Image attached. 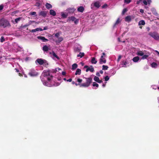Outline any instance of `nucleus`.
Masks as SVG:
<instances>
[{
    "instance_id": "nucleus-1",
    "label": "nucleus",
    "mask_w": 159,
    "mask_h": 159,
    "mask_svg": "<svg viewBox=\"0 0 159 159\" xmlns=\"http://www.w3.org/2000/svg\"><path fill=\"white\" fill-rule=\"evenodd\" d=\"M57 71V70L56 69L47 71H44L43 73V75L44 77H48L47 78L48 80V81H50L53 77V76L51 74V73H56Z\"/></svg>"
},
{
    "instance_id": "nucleus-2",
    "label": "nucleus",
    "mask_w": 159,
    "mask_h": 159,
    "mask_svg": "<svg viewBox=\"0 0 159 159\" xmlns=\"http://www.w3.org/2000/svg\"><path fill=\"white\" fill-rule=\"evenodd\" d=\"M0 25L3 27H6L10 26L9 22L4 18L0 19Z\"/></svg>"
},
{
    "instance_id": "nucleus-3",
    "label": "nucleus",
    "mask_w": 159,
    "mask_h": 159,
    "mask_svg": "<svg viewBox=\"0 0 159 159\" xmlns=\"http://www.w3.org/2000/svg\"><path fill=\"white\" fill-rule=\"evenodd\" d=\"M148 34L155 40H159V34L157 32H151Z\"/></svg>"
},
{
    "instance_id": "nucleus-4",
    "label": "nucleus",
    "mask_w": 159,
    "mask_h": 159,
    "mask_svg": "<svg viewBox=\"0 0 159 159\" xmlns=\"http://www.w3.org/2000/svg\"><path fill=\"white\" fill-rule=\"evenodd\" d=\"M102 55L101 57L99 59V63L100 64L105 63L106 62V60L104 57H105V53L104 52H103L102 53Z\"/></svg>"
},
{
    "instance_id": "nucleus-5",
    "label": "nucleus",
    "mask_w": 159,
    "mask_h": 159,
    "mask_svg": "<svg viewBox=\"0 0 159 159\" xmlns=\"http://www.w3.org/2000/svg\"><path fill=\"white\" fill-rule=\"evenodd\" d=\"M28 74L31 76H34L38 75V73L34 69H31Z\"/></svg>"
},
{
    "instance_id": "nucleus-6",
    "label": "nucleus",
    "mask_w": 159,
    "mask_h": 159,
    "mask_svg": "<svg viewBox=\"0 0 159 159\" xmlns=\"http://www.w3.org/2000/svg\"><path fill=\"white\" fill-rule=\"evenodd\" d=\"M86 82L85 83H84L80 84V87H87L89 85V78H86Z\"/></svg>"
},
{
    "instance_id": "nucleus-7",
    "label": "nucleus",
    "mask_w": 159,
    "mask_h": 159,
    "mask_svg": "<svg viewBox=\"0 0 159 159\" xmlns=\"http://www.w3.org/2000/svg\"><path fill=\"white\" fill-rule=\"evenodd\" d=\"M36 61L40 65H42L45 61H46L45 60H43L42 59H38L36 60Z\"/></svg>"
},
{
    "instance_id": "nucleus-8",
    "label": "nucleus",
    "mask_w": 159,
    "mask_h": 159,
    "mask_svg": "<svg viewBox=\"0 0 159 159\" xmlns=\"http://www.w3.org/2000/svg\"><path fill=\"white\" fill-rule=\"evenodd\" d=\"M133 19V18H132V16H128L125 17V21L129 22L131 21L132 19Z\"/></svg>"
},
{
    "instance_id": "nucleus-9",
    "label": "nucleus",
    "mask_w": 159,
    "mask_h": 159,
    "mask_svg": "<svg viewBox=\"0 0 159 159\" xmlns=\"http://www.w3.org/2000/svg\"><path fill=\"white\" fill-rule=\"evenodd\" d=\"M93 80L99 83H101L102 82V80H100L99 77L96 76H94Z\"/></svg>"
},
{
    "instance_id": "nucleus-10",
    "label": "nucleus",
    "mask_w": 159,
    "mask_h": 159,
    "mask_svg": "<svg viewBox=\"0 0 159 159\" xmlns=\"http://www.w3.org/2000/svg\"><path fill=\"white\" fill-rule=\"evenodd\" d=\"M84 10V9L83 6L79 7L77 8V11L79 12H83Z\"/></svg>"
},
{
    "instance_id": "nucleus-11",
    "label": "nucleus",
    "mask_w": 159,
    "mask_h": 159,
    "mask_svg": "<svg viewBox=\"0 0 159 159\" xmlns=\"http://www.w3.org/2000/svg\"><path fill=\"white\" fill-rule=\"evenodd\" d=\"M151 2V0H143V2L145 5H147L148 4L150 5Z\"/></svg>"
},
{
    "instance_id": "nucleus-12",
    "label": "nucleus",
    "mask_w": 159,
    "mask_h": 159,
    "mask_svg": "<svg viewBox=\"0 0 159 159\" xmlns=\"http://www.w3.org/2000/svg\"><path fill=\"white\" fill-rule=\"evenodd\" d=\"M47 14V12L45 11H41L39 14V16H42L43 17H45Z\"/></svg>"
},
{
    "instance_id": "nucleus-13",
    "label": "nucleus",
    "mask_w": 159,
    "mask_h": 159,
    "mask_svg": "<svg viewBox=\"0 0 159 159\" xmlns=\"http://www.w3.org/2000/svg\"><path fill=\"white\" fill-rule=\"evenodd\" d=\"M139 59V58L138 56H136L134 57L133 59V61L134 62H138Z\"/></svg>"
},
{
    "instance_id": "nucleus-14",
    "label": "nucleus",
    "mask_w": 159,
    "mask_h": 159,
    "mask_svg": "<svg viewBox=\"0 0 159 159\" xmlns=\"http://www.w3.org/2000/svg\"><path fill=\"white\" fill-rule=\"evenodd\" d=\"M97 62V61L96 60V59L94 57H92L91 60V62L92 64H95Z\"/></svg>"
},
{
    "instance_id": "nucleus-15",
    "label": "nucleus",
    "mask_w": 159,
    "mask_h": 159,
    "mask_svg": "<svg viewBox=\"0 0 159 159\" xmlns=\"http://www.w3.org/2000/svg\"><path fill=\"white\" fill-rule=\"evenodd\" d=\"M38 38L42 40L44 42H46L48 41V40L46 39L44 37L40 36Z\"/></svg>"
},
{
    "instance_id": "nucleus-16",
    "label": "nucleus",
    "mask_w": 159,
    "mask_h": 159,
    "mask_svg": "<svg viewBox=\"0 0 159 159\" xmlns=\"http://www.w3.org/2000/svg\"><path fill=\"white\" fill-rule=\"evenodd\" d=\"M50 14L51 15L54 16L56 15L55 11L53 10H51L50 11Z\"/></svg>"
},
{
    "instance_id": "nucleus-17",
    "label": "nucleus",
    "mask_w": 159,
    "mask_h": 159,
    "mask_svg": "<svg viewBox=\"0 0 159 159\" xmlns=\"http://www.w3.org/2000/svg\"><path fill=\"white\" fill-rule=\"evenodd\" d=\"M81 73V70L80 69H77L75 72V75H80Z\"/></svg>"
},
{
    "instance_id": "nucleus-18",
    "label": "nucleus",
    "mask_w": 159,
    "mask_h": 159,
    "mask_svg": "<svg viewBox=\"0 0 159 159\" xmlns=\"http://www.w3.org/2000/svg\"><path fill=\"white\" fill-rule=\"evenodd\" d=\"M63 40V38L62 37L58 38V39L56 41V42L57 44L58 43H60Z\"/></svg>"
},
{
    "instance_id": "nucleus-19",
    "label": "nucleus",
    "mask_w": 159,
    "mask_h": 159,
    "mask_svg": "<svg viewBox=\"0 0 159 159\" xmlns=\"http://www.w3.org/2000/svg\"><path fill=\"white\" fill-rule=\"evenodd\" d=\"M94 5L97 8H98L100 6L99 2H98L94 3Z\"/></svg>"
},
{
    "instance_id": "nucleus-20",
    "label": "nucleus",
    "mask_w": 159,
    "mask_h": 159,
    "mask_svg": "<svg viewBox=\"0 0 159 159\" xmlns=\"http://www.w3.org/2000/svg\"><path fill=\"white\" fill-rule=\"evenodd\" d=\"M45 6L46 8L48 9H49L52 7V5L48 3H47L46 4Z\"/></svg>"
},
{
    "instance_id": "nucleus-21",
    "label": "nucleus",
    "mask_w": 159,
    "mask_h": 159,
    "mask_svg": "<svg viewBox=\"0 0 159 159\" xmlns=\"http://www.w3.org/2000/svg\"><path fill=\"white\" fill-rule=\"evenodd\" d=\"M49 48L47 45H44L43 48V50L45 52H47Z\"/></svg>"
},
{
    "instance_id": "nucleus-22",
    "label": "nucleus",
    "mask_w": 159,
    "mask_h": 159,
    "mask_svg": "<svg viewBox=\"0 0 159 159\" xmlns=\"http://www.w3.org/2000/svg\"><path fill=\"white\" fill-rule=\"evenodd\" d=\"M78 67V65L76 63L73 64L72 66V70H75Z\"/></svg>"
},
{
    "instance_id": "nucleus-23",
    "label": "nucleus",
    "mask_w": 159,
    "mask_h": 159,
    "mask_svg": "<svg viewBox=\"0 0 159 159\" xmlns=\"http://www.w3.org/2000/svg\"><path fill=\"white\" fill-rule=\"evenodd\" d=\"M76 19V18L74 16H71L68 18V20L69 21H74Z\"/></svg>"
},
{
    "instance_id": "nucleus-24",
    "label": "nucleus",
    "mask_w": 159,
    "mask_h": 159,
    "mask_svg": "<svg viewBox=\"0 0 159 159\" xmlns=\"http://www.w3.org/2000/svg\"><path fill=\"white\" fill-rule=\"evenodd\" d=\"M84 52H80L79 54L77 55L78 57H80V58L84 56Z\"/></svg>"
},
{
    "instance_id": "nucleus-25",
    "label": "nucleus",
    "mask_w": 159,
    "mask_h": 159,
    "mask_svg": "<svg viewBox=\"0 0 159 159\" xmlns=\"http://www.w3.org/2000/svg\"><path fill=\"white\" fill-rule=\"evenodd\" d=\"M52 54L53 57L56 58L58 60L60 59V58L56 54L54 51L52 52Z\"/></svg>"
},
{
    "instance_id": "nucleus-26",
    "label": "nucleus",
    "mask_w": 159,
    "mask_h": 159,
    "mask_svg": "<svg viewBox=\"0 0 159 159\" xmlns=\"http://www.w3.org/2000/svg\"><path fill=\"white\" fill-rule=\"evenodd\" d=\"M145 24V21L143 20H141L139 21V25H144Z\"/></svg>"
},
{
    "instance_id": "nucleus-27",
    "label": "nucleus",
    "mask_w": 159,
    "mask_h": 159,
    "mask_svg": "<svg viewBox=\"0 0 159 159\" xmlns=\"http://www.w3.org/2000/svg\"><path fill=\"white\" fill-rule=\"evenodd\" d=\"M120 21L121 20H120V19L119 18H118L115 23V24L114 26H115L116 25H117L119 24L120 23Z\"/></svg>"
},
{
    "instance_id": "nucleus-28",
    "label": "nucleus",
    "mask_w": 159,
    "mask_h": 159,
    "mask_svg": "<svg viewBox=\"0 0 159 159\" xmlns=\"http://www.w3.org/2000/svg\"><path fill=\"white\" fill-rule=\"evenodd\" d=\"M102 70H107L108 68V66L105 65H103L102 66Z\"/></svg>"
},
{
    "instance_id": "nucleus-29",
    "label": "nucleus",
    "mask_w": 159,
    "mask_h": 159,
    "mask_svg": "<svg viewBox=\"0 0 159 159\" xmlns=\"http://www.w3.org/2000/svg\"><path fill=\"white\" fill-rule=\"evenodd\" d=\"M122 64L123 65V66L124 67H126V65L127 64V62L126 61H123Z\"/></svg>"
},
{
    "instance_id": "nucleus-30",
    "label": "nucleus",
    "mask_w": 159,
    "mask_h": 159,
    "mask_svg": "<svg viewBox=\"0 0 159 159\" xmlns=\"http://www.w3.org/2000/svg\"><path fill=\"white\" fill-rule=\"evenodd\" d=\"M84 69L86 68L85 71L86 72H88L89 71V67L88 66H85L84 67Z\"/></svg>"
},
{
    "instance_id": "nucleus-31",
    "label": "nucleus",
    "mask_w": 159,
    "mask_h": 159,
    "mask_svg": "<svg viewBox=\"0 0 159 159\" xmlns=\"http://www.w3.org/2000/svg\"><path fill=\"white\" fill-rule=\"evenodd\" d=\"M137 54L140 56H143L144 53L142 51H139L138 52Z\"/></svg>"
},
{
    "instance_id": "nucleus-32",
    "label": "nucleus",
    "mask_w": 159,
    "mask_h": 159,
    "mask_svg": "<svg viewBox=\"0 0 159 159\" xmlns=\"http://www.w3.org/2000/svg\"><path fill=\"white\" fill-rule=\"evenodd\" d=\"M21 19V18L18 17L15 20V21L16 23H17Z\"/></svg>"
},
{
    "instance_id": "nucleus-33",
    "label": "nucleus",
    "mask_w": 159,
    "mask_h": 159,
    "mask_svg": "<svg viewBox=\"0 0 159 159\" xmlns=\"http://www.w3.org/2000/svg\"><path fill=\"white\" fill-rule=\"evenodd\" d=\"M75 9L74 8H69L68 9V11H70V12H73L75 11Z\"/></svg>"
},
{
    "instance_id": "nucleus-34",
    "label": "nucleus",
    "mask_w": 159,
    "mask_h": 159,
    "mask_svg": "<svg viewBox=\"0 0 159 159\" xmlns=\"http://www.w3.org/2000/svg\"><path fill=\"white\" fill-rule=\"evenodd\" d=\"M93 86H96V87H98V84L96 82H94L93 84Z\"/></svg>"
},
{
    "instance_id": "nucleus-35",
    "label": "nucleus",
    "mask_w": 159,
    "mask_h": 159,
    "mask_svg": "<svg viewBox=\"0 0 159 159\" xmlns=\"http://www.w3.org/2000/svg\"><path fill=\"white\" fill-rule=\"evenodd\" d=\"M143 56L142 57V59H147L148 57V55H143Z\"/></svg>"
},
{
    "instance_id": "nucleus-36",
    "label": "nucleus",
    "mask_w": 159,
    "mask_h": 159,
    "mask_svg": "<svg viewBox=\"0 0 159 159\" xmlns=\"http://www.w3.org/2000/svg\"><path fill=\"white\" fill-rule=\"evenodd\" d=\"M5 41V39L3 36H2L0 39V41L2 43Z\"/></svg>"
},
{
    "instance_id": "nucleus-37",
    "label": "nucleus",
    "mask_w": 159,
    "mask_h": 159,
    "mask_svg": "<svg viewBox=\"0 0 159 159\" xmlns=\"http://www.w3.org/2000/svg\"><path fill=\"white\" fill-rule=\"evenodd\" d=\"M61 16L63 18H66L67 16V15L64 13H61Z\"/></svg>"
},
{
    "instance_id": "nucleus-38",
    "label": "nucleus",
    "mask_w": 159,
    "mask_h": 159,
    "mask_svg": "<svg viewBox=\"0 0 159 159\" xmlns=\"http://www.w3.org/2000/svg\"><path fill=\"white\" fill-rule=\"evenodd\" d=\"M127 11V9L126 8H124L123 9L122 11V14L124 15L125 13Z\"/></svg>"
},
{
    "instance_id": "nucleus-39",
    "label": "nucleus",
    "mask_w": 159,
    "mask_h": 159,
    "mask_svg": "<svg viewBox=\"0 0 159 159\" xmlns=\"http://www.w3.org/2000/svg\"><path fill=\"white\" fill-rule=\"evenodd\" d=\"M94 68L92 66H90V71L93 72L94 71Z\"/></svg>"
},
{
    "instance_id": "nucleus-40",
    "label": "nucleus",
    "mask_w": 159,
    "mask_h": 159,
    "mask_svg": "<svg viewBox=\"0 0 159 159\" xmlns=\"http://www.w3.org/2000/svg\"><path fill=\"white\" fill-rule=\"evenodd\" d=\"M104 78H105V81H108L109 80V76H108L107 75V76H106Z\"/></svg>"
},
{
    "instance_id": "nucleus-41",
    "label": "nucleus",
    "mask_w": 159,
    "mask_h": 159,
    "mask_svg": "<svg viewBox=\"0 0 159 159\" xmlns=\"http://www.w3.org/2000/svg\"><path fill=\"white\" fill-rule=\"evenodd\" d=\"M36 12H30V15L33 16V15H35L36 14Z\"/></svg>"
},
{
    "instance_id": "nucleus-42",
    "label": "nucleus",
    "mask_w": 159,
    "mask_h": 159,
    "mask_svg": "<svg viewBox=\"0 0 159 159\" xmlns=\"http://www.w3.org/2000/svg\"><path fill=\"white\" fill-rule=\"evenodd\" d=\"M131 1V0H124L125 2L127 4H128L130 3Z\"/></svg>"
},
{
    "instance_id": "nucleus-43",
    "label": "nucleus",
    "mask_w": 159,
    "mask_h": 159,
    "mask_svg": "<svg viewBox=\"0 0 159 159\" xmlns=\"http://www.w3.org/2000/svg\"><path fill=\"white\" fill-rule=\"evenodd\" d=\"M152 67H155V66H157V65L156 63L153 62L152 63Z\"/></svg>"
},
{
    "instance_id": "nucleus-44",
    "label": "nucleus",
    "mask_w": 159,
    "mask_h": 159,
    "mask_svg": "<svg viewBox=\"0 0 159 159\" xmlns=\"http://www.w3.org/2000/svg\"><path fill=\"white\" fill-rule=\"evenodd\" d=\"M41 5V4L39 2H37L35 4V6H37L38 7H39Z\"/></svg>"
},
{
    "instance_id": "nucleus-45",
    "label": "nucleus",
    "mask_w": 159,
    "mask_h": 159,
    "mask_svg": "<svg viewBox=\"0 0 159 159\" xmlns=\"http://www.w3.org/2000/svg\"><path fill=\"white\" fill-rule=\"evenodd\" d=\"M3 8V6L2 5H0V11L2 10Z\"/></svg>"
},
{
    "instance_id": "nucleus-46",
    "label": "nucleus",
    "mask_w": 159,
    "mask_h": 159,
    "mask_svg": "<svg viewBox=\"0 0 159 159\" xmlns=\"http://www.w3.org/2000/svg\"><path fill=\"white\" fill-rule=\"evenodd\" d=\"M59 33H56L55 34V36L57 37V38H58L59 37Z\"/></svg>"
},
{
    "instance_id": "nucleus-47",
    "label": "nucleus",
    "mask_w": 159,
    "mask_h": 159,
    "mask_svg": "<svg viewBox=\"0 0 159 159\" xmlns=\"http://www.w3.org/2000/svg\"><path fill=\"white\" fill-rule=\"evenodd\" d=\"M78 21H79V20L76 19L74 20V23H75V24H76L78 23Z\"/></svg>"
},
{
    "instance_id": "nucleus-48",
    "label": "nucleus",
    "mask_w": 159,
    "mask_h": 159,
    "mask_svg": "<svg viewBox=\"0 0 159 159\" xmlns=\"http://www.w3.org/2000/svg\"><path fill=\"white\" fill-rule=\"evenodd\" d=\"M121 55H119L118 56V57L117 59L118 61H119L121 59Z\"/></svg>"
},
{
    "instance_id": "nucleus-49",
    "label": "nucleus",
    "mask_w": 159,
    "mask_h": 159,
    "mask_svg": "<svg viewBox=\"0 0 159 159\" xmlns=\"http://www.w3.org/2000/svg\"><path fill=\"white\" fill-rule=\"evenodd\" d=\"M77 81L79 83H81L82 81V80L79 78L77 79Z\"/></svg>"
},
{
    "instance_id": "nucleus-50",
    "label": "nucleus",
    "mask_w": 159,
    "mask_h": 159,
    "mask_svg": "<svg viewBox=\"0 0 159 159\" xmlns=\"http://www.w3.org/2000/svg\"><path fill=\"white\" fill-rule=\"evenodd\" d=\"M107 5L106 4H105L102 7V8H104L105 7H107Z\"/></svg>"
},
{
    "instance_id": "nucleus-51",
    "label": "nucleus",
    "mask_w": 159,
    "mask_h": 159,
    "mask_svg": "<svg viewBox=\"0 0 159 159\" xmlns=\"http://www.w3.org/2000/svg\"><path fill=\"white\" fill-rule=\"evenodd\" d=\"M96 75L98 77H100V74L98 72H97L96 73Z\"/></svg>"
},
{
    "instance_id": "nucleus-52",
    "label": "nucleus",
    "mask_w": 159,
    "mask_h": 159,
    "mask_svg": "<svg viewBox=\"0 0 159 159\" xmlns=\"http://www.w3.org/2000/svg\"><path fill=\"white\" fill-rule=\"evenodd\" d=\"M75 50L77 52H79L80 51V49H79L78 48H76Z\"/></svg>"
},
{
    "instance_id": "nucleus-53",
    "label": "nucleus",
    "mask_w": 159,
    "mask_h": 159,
    "mask_svg": "<svg viewBox=\"0 0 159 159\" xmlns=\"http://www.w3.org/2000/svg\"><path fill=\"white\" fill-rule=\"evenodd\" d=\"M62 74L63 75H65L66 74V73L65 71H62Z\"/></svg>"
},
{
    "instance_id": "nucleus-54",
    "label": "nucleus",
    "mask_w": 159,
    "mask_h": 159,
    "mask_svg": "<svg viewBox=\"0 0 159 159\" xmlns=\"http://www.w3.org/2000/svg\"><path fill=\"white\" fill-rule=\"evenodd\" d=\"M140 12L141 13H143V12H144V10H143V9H141L140 10Z\"/></svg>"
},
{
    "instance_id": "nucleus-55",
    "label": "nucleus",
    "mask_w": 159,
    "mask_h": 159,
    "mask_svg": "<svg viewBox=\"0 0 159 159\" xmlns=\"http://www.w3.org/2000/svg\"><path fill=\"white\" fill-rule=\"evenodd\" d=\"M72 79L71 78H70V79H69L67 80V81L70 82L72 81Z\"/></svg>"
},
{
    "instance_id": "nucleus-56",
    "label": "nucleus",
    "mask_w": 159,
    "mask_h": 159,
    "mask_svg": "<svg viewBox=\"0 0 159 159\" xmlns=\"http://www.w3.org/2000/svg\"><path fill=\"white\" fill-rule=\"evenodd\" d=\"M15 70H16V72H19V70L17 68H15Z\"/></svg>"
},
{
    "instance_id": "nucleus-57",
    "label": "nucleus",
    "mask_w": 159,
    "mask_h": 159,
    "mask_svg": "<svg viewBox=\"0 0 159 159\" xmlns=\"http://www.w3.org/2000/svg\"><path fill=\"white\" fill-rule=\"evenodd\" d=\"M48 83L47 82H45L44 83H43V84L44 85H45L46 86H47L48 85V84H47Z\"/></svg>"
},
{
    "instance_id": "nucleus-58",
    "label": "nucleus",
    "mask_w": 159,
    "mask_h": 159,
    "mask_svg": "<svg viewBox=\"0 0 159 159\" xmlns=\"http://www.w3.org/2000/svg\"><path fill=\"white\" fill-rule=\"evenodd\" d=\"M59 85H60V84L59 83L57 82V83H56V85H56V86H58Z\"/></svg>"
},
{
    "instance_id": "nucleus-59",
    "label": "nucleus",
    "mask_w": 159,
    "mask_h": 159,
    "mask_svg": "<svg viewBox=\"0 0 159 159\" xmlns=\"http://www.w3.org/2000/svg\"><path fill=\"white\" fill-rule=\"evenodd\" d=\"M48 29V27H45L44 28L43 30H47Z\"/></svg>"
},
{
    "instance_id": "nucleus-60",
    "label": "nucleus",
    "mask_w": 159,
    "mask_h": 159,
    "mask_svg": "<svg viewBox=\"0 0 159 159\" xmlns=\"http://www.w3.org/2000/svg\"><path fill=\"white\" fill-rule=\"evenodd\" d=\"M100 73L101 74H102L103 73V71L102 70H101L100 71Z\"/></svg>"
},
{
    "instance_id": "nucleus-61",
    "label": "nucleus",
    "mask_w": 159,
    "mask_h": 159,
    "mask_svg": "<svg viewBox=\"0 0 159 159\" xmlns=\"http://www.w3.org/2000/svg\"><path fill=\"white\" fill-rule=\"evenodd\" d=\"M19 76H22V74L20 73H19Z\"/></svg>"
},
{
    "instance_id": "nucleus-62",
    "label": "nucleus",
    "mask_w": 159,
    "mask_h": 159,
    "mask_svg": "<svg viewBox=\"0 0 159 159\" xmlns=\"http://www.w3.org/2000/svg\"><path fill=\"white\" fill-rule=\"evenodd\" d=\"M4 35H10V34H7V33H5L4 34Z\"/></svg>"
},
{
    "instance_id": "nucleus-63",
    "label": "nucleus",
    "mask_w": 159,
    "mask_h": 159,
    "mask_svg": "<svg viewBox=\"0 0 159 159\" xmlns=\"http://www.w3.org/2000/svg\"><path fill=\"white\" fill-rule=\"evenodd\" d=\"M118 41L119 42H120V41H121L120 38H118Z\"/></svg>"
},
{
    "instance_id": "nucleus-64",
    "label": "nucleus",
    "mask_w": 159,
    "mask_h": 159,
    "mask_svg": "<svg viewBox=\"0 0 159 159\" xmlns=\"http://www.w3.org/2000/svg\"><path fill=\"white\" fill-rule=\"evenodd\" d=\"M105 86H106V84H102V86H103V87H105Z\"/></svg>"
}]
</instances>
